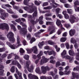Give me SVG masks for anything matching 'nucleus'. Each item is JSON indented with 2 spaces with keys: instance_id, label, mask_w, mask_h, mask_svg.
<instances>
[{
  "instance_id": "obj_1",
  "label": "nucleus",
  "mask_w": 79,
  "mask_h": 79,
  "mask_svg": "<svg viewBox=\"0 0 79 79\" xmlns=\"http://www.w3.org/2000/svg\"><path fill=\"white\" fill-rule=\"evenodd\" d=\"M17 44H16L11 45L10 43L8 42H6V44L11 48V49H16L19 46H21V44H20V39L18 36L17 38Z\"/></svg>"
},
{
  "instance_id": "obj_2",
  "label": "nucleus",
  "mask_w": 79,
  "mask_h": 79,
  "mask_svg": "<svg viewBox=\"0 0 79 79\" xmlns=\"http://www.w3.org/2000/svg\"><path fill=\"white\" fill-rule=\"evenodd\" d=\"M31 6H30L29 7L28 6H23V8L24 10L25 11H27L28 13H32L34 12V9H33V7H34V5L33 3H31Z\"/></svg>"
},
{
  "instance_id": "obj_3",
  "label": "nucleus",
  "mask_w": 79,
  "mask_h": 79,
  "mask_svg": "<svg viewBox=\"0 0 79 79\" xmlns=\"http://www.w3.org/2000/svg\"><path fill=\"white\" fill-rule=\"evenodd\" d=\"M13 36H14V34L12 32H9L7 35V38L9 39L10 42L11 43H14L15 41V38H14Z\"/></svg>"
},
{
  "instance_id": "obj_4",
  "label": "nucleus",
  "mask_w": 79,
  "mask_h": 79,
  "mask_svg": "<svg viewBox=\"0 0 79 79\" xmlns=\"http://www.w3.org/2000/svg\"><path fill=\"white\" fill-rule=\"evenodd\" d=\"M27 60L26 63V66L27 68L28 71L30 73H32V72H33V69H34V67L33 66V65H31L30 69L28 68L29 65L31 64V62L29 60Z\"/></svg>"
},
{
  "instance_id": "obj_5",
  "label": "nucleus",
  "mask_w": 79,
  "mask_h": 79,
  "mask_svg": "<svg viewBox=\"0 0 79 79\" xmlns=\"http://www.w3.org/2000/svg\"><path fill=\"white\" fill-rule=\"evenodd\" d=\"M0 29H2V30L5 29H6V30L8 31L9 30L10 27H9V26L8 24L5 23H3L0 24Z\"/></svg>"
},
{
  "instance_id": "obj_6",
  "label": "nucleus",
  "mask_w": 79,
  "mask_h": 79,
  "mask_svg": "<svg viewBox=\"0 0 79 79\" xmlns=\"http://www.w3.org/2000/svg\"><path fill=\"white\" fill-rule=\"evenodd\" d=\"M69 21L71 24H73L75 22H77L78 21V19L74 16V15H71L70 16Z\"/></svg>"
},
{
  "instance_id": "obj_7",
  "label": "nucleus",
  "mask_w": 79,
  "mask_h": 79,
  "mask_svg": "<svg viewBox=\"0 0 79 79\" xmlns=\"http://www.w3.org/2000/svg\"><path fill=\"white\" fill-rule=\"evenodd\" d=\"M51 68L48 66L45 67L44 66H42L41 67V70L42 73L43 74H45L47 73V71H48L49 70H50Z\"/></svg>"
},
{
  "instance_id": "obj_8",
  "label": "nucleus",
  "mask_w": 79,
  "mask_h": 79,
  "mask_svg": "<svg viewBox=\"0 0 79 79\" xmlns=\"http://www.w3.org/2000/svg\"><path fill=\"white\" fill-rule=\"evenodd\" d=\"M15 69V71L16 73H17L19 77V79H23V78H22V75H21L22 73L18 71V69H17V68H16ZM14 76L16 79H19L18 77V75H17V74H14Z\"/></svg>"
},
{
  "instance_id": "obj_9",
  "label": "nucleus",
  "mask_w": 79,
  "mask_h": 79,
  "mask_svg": "<svg viewBox=\"0 0 79 79\" xmlns=\"http://www.w3.org/2000/svg\"><path fill=\"white\" fill-rule=\"evenodd\" d=\"M1 11H2L1 12V18H2V19L4 20V19H5L2 16H3L5 17L6 18L8 17V14L5 13V11L3 10H2Z\"/></svg>"
},
{
  "instance_id": "obj_10",
  "label": "nucleus",
  "mask_w": 79,
  "mask_h": 79,
  "mask_svg": "<svg viewBox=\"0 0 79 79\" xmlns=\"http://www.w3.org/2000/svg\"><path fill=\"white\" fill-rule=\"evenodd\" d=\"M49 60V59L47 58L44 56H42L40 63L41 64H44V63H47Z\"/></svg>"
},
{
  "instance_id": "obj_11",
  "label": "nucleus",
  "mask_w": 79,
  "mask_h": 79,
  "mask_svg": "<svg viewBox=\"0 0 79 79\" xmlns=\"http://www.w3.org/2000/svg\"><path fill=\"white\" fill-rule=\"evenodd\" d=\"M28 77L29 79H39L37 77L34 75H32L31 73L28 74Z\"/></svg>"
},
{
  "instance_id": "obj_12",
  "label": "nucleus",
  "mask_w": 79,
  "mask_h": 79,
  "mask_svg": "<svg viewBox=\"0 0 79 79\" xmlns=\"http://www.w3.org/2000/svg\"><path fill=\"white\" fill-rule=\"evenodd\" d=\"M69 68V66H67L64 69H65V71H64V74L66 75H68V74H69L70 73H71V71H68V69Z\"/></svg>"
},
{
  "instance_id": "obj_13",
  "label": "nucleus",
  "mask_w": 79,
  "mask_h": 79,
  "mask_svg": "<svg viewBox=\"0 0 79 79\" xmlns=\"http://www.w3.org/2000/svg\"><path fill=\"white\" fill-rule=\"evenodd\" d=\"M32 51H33V53L35 54H38L39 52L38 51V49L37 48V46H35L31 48Z\"/></svg>"
},
{
  "instance_id": "obj_14",
  "label": "nucleus",
  "mask_w": 79,
  "mask_h": 79,
  "mask_svg": "<svg viewBox=\"0 0 79 79\" xmlns=\"http://www.w3.org/2000/svg\"><path fill=\"white\" fill-rule=\"evenodd\" d=\"M61 61H63V60L60 59H58V61L56 62V68H58V67L61 66V64L60 63V62H61Z\"/></svg>"
},
{
  "instance_id": "obj_15",
  "label": "nucleus",
  "mask_w": 79,
  "mask_h": 79,
  "mask_svg": "<svg viewBox=\"0 0 79 79\" xmlns=\"http://www.w3.org/2000/svg\"><path fill=\"white\" fill-rule=\"evenodd\" d=\"M72 76L73 77L76 79H79V74L78 73H74V72H72Z\"/></svg>"
},
{
  "instance_id": "obj_16",
  "label": "nucleus",
  "mask_w": 79,
  "mask_h": 79,
  "mask_svg": "<svg viewBox=\"0 0 79 79\" xmlns=\"http://www.w3.org/2000/svg\"><path fill=\"white\" fill-rule=\"evenodd\" d=\"M63 58H65L66 59H69L70 63H73V58H71L69 56H64V57H63Z\"/></svg>"
},
{
  "instance_id": "obj_17",
  "label": "nucleus",
  "mask_w": 79,
  "mask_h": 79,
  "mask_svg": "<svg viewBox=\"0 0 79 79\" xmlns=\"http://www.w3.org/2000/svg\"><path fill=\"white\" fill-rule=\"evenodd\" d=\"M27 30L26 29H25L24 30H21L20 31V34L21 35H24L25 34L27 33Z\"/></svg>"
},
{
  "instance_id": "obj_18",
  "label": "nucleus",
  "mask_w": 79,
  "mask_h": 79,
  "mask_svg": "<svg viewBox=\"0 0 79 79\" xmlns=\"http://www.w3.org/2000/svg\"><path fill=\"white\" fill-rule=\"evenodd\" d=\"M56 24L58 26H60V27H62V24H61V21L60 20L57 19L56 21Z\"/></svg>"
},
{
  "instance_id": "obj_19",
  "label": "nucleus",
  "mask_w": 79,
  "mask_h": 79,
  "mask_svg": "<svg viewBox=\"0 0 79 79\" xmlns=\"http://www.w3.org/2000/svg\"><path fill=\"white\" fill-rule=\"evenodd\" d=\"M69 34L70 36H73L75 34V30H71L69 31Z\"/></svg>"
},
{
  "instance_id": "obj_20",
  "label": "nucleus",
  "mask_w": 79,
  "mask_h": 79,
  "mask_svg": "<svg viewBox=\"0 0 79 79\" xmlns=\"http://www.w3.org/2000/svg\"><path fill=\"white\" fill-rule=\"evenodd\" d=\"M65 55H66V50H64L61 53V55L62 58H64Z\"/></svg>"
},
{
  "instance_id": "obj_21",
  "label": "nucleus",
  "mask_w": 79,
  "mask_h": 79,
  "mask_svg": "<svg viewBox=\"0 0 79 79\" xmlns=\"http://www.w3.org/2000/svg\"><path fill=\"white\" fill-rule=\"evenodd\" d=\"M40 79H52V77H47L45 76H42L40 77Z\"/></svg>"
},
{
  "instance_id": "obj_22",
  "label": "nucleus",
  "mask_w": 79,
  "mask_h": 79,
  "mask_svg": "<svg viewBox=\"0 0 79 79\" xmlns=\"http://www.w3.org/2000/svg\"><path fill=\"white\" fill-rule=\"evenodd\" d=\"M44 41H42L41 42L39 43L38 44V45L39 48H42V46L44 44Z\"/></svg>"
},
{
  "instance_id": "obj_23",
  "label": "nucleus",
  "mask_w": 79,
  "mask_h": 79,
  "mask_svg": "<svg viewBox=\"0 0 79 79\" xmlns=\"http://www.w3.org/2000/svg\"><path fill=\"white\" fill-rule=\"evenodd\" d=\"M19 63L18 62V61L16 60H13V61H12V64H13V65H17Z\"/></svg>"
},
{
  "instance_id": "obj_24",
  "label": "nucleus",
  "mask_w": 79,
  "mask_h": 79,
  "mask_svg": "<svg viewBox=\"0 0 79 79\" xmlns=\"http://www.w3.org/2000/svg\"><path fill=\"white\" fill-rule=\"evenodd\" d=\"M35 71L36 73L38 74H41V71L40 70V68L39 67H37L35 70Z\"/></svg>"
},
{
  "instance_id": "obj_25",
  "label": "nucleus",
  "mask_w": 79,
  "mask_h": 79,
  "mask_svg": "<svg viewBox=\"0 0 79 79\" xmlns=\"http://www.w3.org/2000/svg\"><path fill=\"white\" fill-rule=\"evenodd\" d=\"M67 11L68 13H69V14L71 15V14L73 13V10L71 9H67Z\"/></svg>"
},
{
  "instance_id": "obj_26",
  "label": "nucleus",
  "mask_w": 79,
  "mask_h": 79,
  "mask_svg": "<svg viewBox=\"0 0 79 79\" xmlns=\"http://www.w3.org/2000/svg\"><path fill=\"white\" fill-rule=\"evenodd\" d=\"M19 52L21 55H23V53L25 52V51H24V50L23 48H21L20 49Z\"/></svg>"
},
{
  "instance_id": "obj_27",
  "label": "nucleus",
  "mask_w": 79,
  "mask_h": 79,
  "mask_svg": "<svg viewBox=\"0 0 79 79\" xmlns=\"http://www.w3.org/2000/svg\"><path fill=\"white\" fill-rule=\"evenodd\" d=\"M69 54L72 56H74V52L73 50H69Z\"/></svg>"
},
{
  "instance_id": "obj_28",
  "label": "nucleus",
  "mask_w": 79,
  "mask_h": 79,
  "mask_svg": "<svg viewBox=\"0 0 79 79\" xmlns=\"http://www.w3.org/2000/svg\"><path fill=\"white\" fill-rule=\"evenodd\" d=\"M66 40H67V38H66L62 37L60 38V40L61 42H64Z\"/></svg>"
},
{
  "instance_id": "obj_29",
  "label": "nucleus",
  "mask_w": 79,
  "mask_h": 79,
  "mask_svg": "<svg viewBox=\"0 0 79 79\" xmlns=\"http://www.w3.org/2000/svg\"><path fill=\"white\" fill-rule=\"evenodd\" d=\"M70 42L72 44H75L76 43V40L75 39L73 38H71Z\"/></svg>"
},
{
  "instance_id": "obj_30",
  "label": "nucleus",
  "mask_w": 79,
  "mask_h": 79,
  "mask_svg": "<svg viewBox=\"0 0 79 79\" xmlns=\"http://www.w3.org/2000/svg\"><path fill=\"white\" fill-rule=\"evenodd\" d=\"M26 50L27 52V53L28 54H30L32 53V49H29V48H27L26 49Z\"/></svg>"
},
{
  "instance_id": "obj_31",
  "label": "nucleus",
  "mask_w": 79,
  "mask_h": 79,
  "mask_svg": "<svg viewBox=\"0 0 79 79\" xmlns=\"http://www.w3.org/2000/svg\"><path fill=\"white\" fill-rule=\"evenodd\" d=\"M48 44H49V45H53L56 44V43L51 40L48 41Z\"/></svg>"
},
{
  "instance_id": "obj_32",
  "label": "nucleus",
  "mask_w": 79,
  "mask_h": 79,
  "mask_svg": "<svg viewBox=\"0 0 79 79\" xmlns=\"http://www.w3.org/2000/svg\"><path fill=\"white\" fill-rule=\"evenodd\" d=\"M48 44H49V45H53L56 44V43L51 40L48 41Z\"/></svg>"
},
{
  "instance_id": "obj_33",
  "label": "nucleus",
  "mask_w": 79,
  "mask_h": 79,
  "mask_svg": "<svg viewBox=\"0 0 79 79\" xmlns=\"http://www.w3.org/2000/svg\"><path fill=\"white\" fill-rule=\"evenodd\" d=\"M10 27L11 29H13L14 31H16V29L15 28V26L13 24H11L10 25Z\"/></svg>"
},
{
  "instance_id": "obj_34",
  "label": "nucleus",
  "mask_w": 79,
  "mask_h": 79,
  "mask_svg": "<svg viewBox=\"0 0 79 79\" xmlns=\"http://www.w3.org/2000/svg\"><path fill=\"white\" fill-rule=\"evenodd\" d=\"M23 58L25 60H28L29 58V56L27 55V54H26L23 56Z\"/></svg>"
},
{
  "instance_id": "obj_35",
  "label": "nucleus",
  "mask_w": 79,
  "mask_h": 79,
  "mask_svg": "<svg viewBox=\"0 0 79 79\" xmlns=\"http://www.w3.org/2000/svg\"><path fill=\"white\" fill-rule=\"evenodd\" d=\"M39 19H37L36 20V21H35H35H34L33 20H32L31 21V23H32V24H33V25H34V24H36V23H38V22H39Z\"/></svg>"
},
{
  "instance_id": "obj_36",
  "label": "nucleus",
  "mask_w": 79,
  "mask_h": 79,
  "mask_svg": "<svg viewBox=\"0 0 79 79\" xmlns=\"http://www.w3.org/2000/svg\"><path fill=\"white\" fill-rule=\"evenodd\" d=\"M61 9L60 8H57L56 10V15L57 16L58 14L59 13V12L60 11H61Z\"/></svg>"
},
{
  "instance_id": "obj_37",
  "label": "nucleus",
  "mask_w": 79,
  "mask_h": 79,
  "mask_svg": "<svg viewBox=\"0 0 79 79\" xmlns=\"http://www.w3.org/2000/svg\"><path fill=\"white\" fill-rule=\"evenodd\" d=\"M74 71H79V67L77 66L75 68H74L73 69Z\"/></svg>"
},
{
  "instance_id": "obj_38",
  "label": "nucleus",
  "mask_w": 79,
  "mask_h": 79,
  "mask_svg": "<svg viewBox=\"0 0 79 79\" xmlns=\"http://www.w3.org/2000/svg\"><path fill=\"white\" fill-rule=\"evenodd\" d=\"M64 6L65 8H71V6L68 4H64Z\"/></svg>"
},
{
  "instance_id": "obj_39",
  "label": "nucleus",
  "mask_w": 79,
  "mask_h": 79,
  "mask_svg": "<svg viewBox=\"0 0 79 79\" xmlns=\"http://www.w3.org/2000/svg\"><path fill=\"white\" fill-rule=\"evenodd\" d=\"M15 67L13 66L10 69V71L11 73H14L15 71Z\"/></svg>"
},
{
  "instance_id": "obj_40",
  "label": "nucleus",
  "mask_w": 79,
  "mask_h": 79,
  "mask_svg": "<svg viewBox=\"0 0 79 79\" xmlns=\"http://www.w3.org/2000/svg\"><path fill=\"white\" fill-rule=\"evenodd\" d=\"M14 56L15 57L14 58L15 60H18V59H19V57L18 56L16 55V54H14Z\"/></svg>"
},
{
  "instance_id": "obj_41",
  "label": "nucleus",
  "mask_w": 79,
  "mask_h": 79,
  "mask_svg": "<svg viewBox=\"0 0 79 79\" xmlns=\"http://www.w3.org/2000/svg\"><path fill=\"white\" fill-rule=\"evenodd\" d=\"M13 55H14V53H11L10 54H9L8 56L7 57L8 59H10L11 58V57L13 56Z\"/></svg>"
},
{
  "instance_id": "obj_42",
  "label": "nucleus",
  "mask_w": 79,
  "mask_h": 79,
  "mask_svg": "<svg viewBox=\"0 0 79 79\" xmlns=\"http://www.w3.org/2000/svg\"><path fill=\"white\" fill-rule=\"evenodd\" d=\"M37 11H35L33 14V17L35 18V17H37Z\"/></svg>"
},
{
  "instance_id": "obj_43",
  "label": "nucleus",
  "mask_w": 79,
  "mask_h": 79,
  "mask_svg": "<svg viewBox=\"0 0 79 79\" xmlns=\"http://www.w3.org/2000/svg\"><path fill=\"white\" fill-rule=\"evenodd\" d=\"M44 48L45 50H51L52 48L51 47H49L48 46H46L44 47Z\"/></svg>"
},
{
  "instance_id": "obj_44",
  "label": "nucleus",
  "mask_w": 79,
  "mask_h": 79,
  "mask_svg": "<svg viewBox=\"0 0 79 79\" xmlns=\"http://www.w3.org/2000/svg\"><path fill=\"white\" fill-rule=\"evenodd\" d=\"M65 45L67 49H69V43H65Z\"/></svg>"
},
{
  "instance_id": "obj_45",
  "label": "nucleus",
  "mask_w": 79,
  "mask_h": 79,
  "mask_svg": "<svg viewBox=\"0 0 79 79\" xmlns=\"http://www.w3.org/2000/svg\"><path fill=\"white\" fill-rule=\"evenodd\" d=\"M65 27H66V28L68 29V28H70L71 27V26L69 24H66L64 25Z\"/></svg>"
},
{
  "instance_id": "obj_46",
  "label": "nucleus",
  "mask_w": 79,
  "mask_h": 79,
  "mask_svg": "<svg viewBox=\"0 0 79 79\" xmlns=\"http://www.w3.org/2000/svg\"><path fill=\"white\" fill-rule=\"evenodd\" d=\"M40 34V32H37L35 34V35L36 37H38V38H40V36H39V34Z\"/></svg>"
},
{
  "instance_id": "obj_47",
  "label": "nucleus",
  "mask_w": 79,
  "mask_h": 79,
  "mask_svg": "<svg viewBox=\"0 0 79 79\" xmlns=\"http://www.w3.org/2000/svg\"><path fill=\"white\" fill-rule=\"evenodd\" d=\"M64 18L66 19H68L69 18V15L68 14H66V15H64Z\"/></svg>"
},
{
  "instance_id": "obj_48",
  "label": "nucleus",
  "mask_w": 79,
  "mask_h": 79,
  "mask_svg": "<svg viewBox=\"0 0 79 79\" xmlns=\"http://www.w3.org/2000/svg\"><path fill=\"white\" fill-rule=\"evenodd\" d=\"M30 0H24V2H23V3L25 5H28L27 4V3L28 2L30 1Z\"/></svg>"
},
{
  "instance_id": "obj_49",
  "label": "nucleus",
  "mask_w": 79,
  "mask_h": 79,
  "mask_svg": "<svg viewBox=\"0 0 79 79\" xmlns=\"http://www.w3.org/2000/svg\"><path fill=\"white\" fill-rule=\"evenodd\" d=\"M35 41V39L34 38H32L30 41L31 44H32Z\"/></svg>"
},
{
  "instance_id": "obj_50",
  "label": "nucleus",
  "mask_w": 79,
  "mask_h": 79,
  "mask_svg": "<svg viewBox=\"0 0 79 79\" xmlns=\"http://www.w3.org/2000/svg\"><path fill=\"white\" fill-rule=\"evenodd\" d=\"M6 10L7 12L9 13H11V14H13V12L12 11V10L11 9H6Z\"/></svg>"
},
{
  "instance_id": "obj_51",
  "label": "nucleus",
  "mask_w": 79,
  "mask_h": 79,
  "mask_svg": "<svg viewBox=\"0 0 79 79\" xmlns=\"http://www.w3.org/2000/svg\"><path fill=\"white\" fill-rule=\"evenodd\" d=\"M57 16H58V17L59 18H60V19H61V18H63V16L61 14H57Z\"/></svg>"
},
{
  "instance_id": "obj_52",
  "label": "nucleus",
  "mask_w": 79,
  "mask_h": 79,
  "mask_svg": "<svg viewBox=\"0 0 79 79\" xmlns=\"http://www.w3.org/2000/svg\"><path fill=\"white\" fill-rule=\"evenodd\" d=\"M11 61L12 62L13 61V59L9 60H7L6 62V64H9L11 63Z\"/></svg>"
},
{
  "instance_id": "obj_53",
  "label": "nucleus",
  "mask_w": 79,
  "mask_h": 79,
  "mask_svg": "<svg viewBox=\"0 0 79 79\" xmlns=\"http://www.w3.org/2000/svg\"><path fill=\"white\" fill-rule=\"evenodd\" d=\"M53 24V22H46V25H49V24H50V25Z\"/></svg>"
},
{
  "instance_id": "obj_54",
  "label": "nucleus",
  "mask_w": 79,
  "mask_h": 79,
  "mask_svg": "<svg viewBox=\"0 0 79 79\" xmlns=\"http://www.w3.org/2000/svg\"><path fill=\"white\" fill-rule=\"evenodd\" d=\"M23 44L24 46H25V45H27V42H26V41L25 40H23Z\"/></svg>"
},
{
  "instance_id": "obj_55",
  "label": "nucleus",
  "mask_w": 79,
  "mask_h": 79,
  "mask_svg": "<svg viewBox=\"0 0 79 79\" xmlns=\"http://www.w3.org/2000/svg\"><path fill=\"white\" fill-rule=\"evenodd\" d=\"M59 74L60 76H63L64 74H65L64 72H63L61 71H60L59 72Z\"/></svg>"
},
{
  "instance_id": "obj_56",
  "label": "nucleus",
  "mask_w": 79,
  "mask_h": 79,
  "mask_svg": "<svg viewBox=\"0 0 79 79\" xmlns=\"http://www.w3.org/2000/svg\"><path fill=\"white\" fill-rule=\"evenodd\" d=\"M5 49L4 48H0V52H5Z\"/></svg>"
},
{
  "instance_id": "obj_57",
  "label": "nucleus",
  "mask_w": 79,
  "mask_h": 79,
  "mask_svg": "<svg viewBox=\"0 0 79 79\" xmlns=\"http://www.w3.org/2000/svg\"><path fill=\"white\" fill-rule=\"evenodd\" d=\"M19 62L21 64H23L24 63V61L23 60V59H20L19 60Z\"/></svg>"
},
{
  "instance_id": "obj_58",
  "label": "nucleus",
  "mask_w": 79,
  "mask_h": 79,
  "mask_svg": "<svg viewBox=\"0 0 79 79\" xmlns=\"http://www.w3.org/2000/svg\"><path fill=\"white\" fill-rule=\"evenodd\" d=\"M4 70L2 69L0 72V75L1 76H3V73H4Z\"/></svg>"
},
{
  "instance_id": "obj_59",
  "label": "nucleus",
  "mask_w": 79,
  "mask_h": 79,
  "mask_svg": "<svg viewBox=\"0 0 79 79\" xmlns=\"http://www.w3.org/2000/svg\"><path fill=\"white\" fill-rule=\"evenodd\" d=\"M78 44L77 43H75V44L74 45V47L75 48V49H77V48H78Z\"/></svg>"
},
{
  "instance_id": "obj_60",
  "label": "nucleus",
  "mask_w": 79,
  "mask_h": 79,
  "mask_svg": "<svg viewBox=\"0 0 79 79\" xmlns=\"http://www.w3.org/2000/svg\"><path fill=\"white\" fill-rule=\"evenodd\" d=\"M15 22H16V23H20L21 21V19L19 18L18 19H16L15 20Z\"/></svg>"
},
{
  "instance_id": "obj_61",
  "label": "nucleus",
  "mask_w": 79,
  "mask_h": 79,
  "mask_svg": "<svg viewBox=\"0 0 79 79\" xmlns=\"http://www.w3.org/2000/svg\"><path fill=\"white\" fill-rule=\"evenodd\" d=\"M50 63H52V64H55L56 63V61L53 60H50Z\"/></svg>"
},
{
  "instance_id": "obj_62",
  "label": "nucleus",
  "mask_w": 79,
  "mask_h": 79,
  "mask_svg": "<svg viewBox=\"0 0 79 79\" xmlns=\"http://www.w3.org/2000/svg\"><path fill=\"white\" fill-rule=\"evenodd\" d=\"M74 9L75 10V11H79V7H77L75 6Z\"/></svg>"
},
{
  "instance_id": "obj_63",
  "label": "nucleus",
  "mask_w": 79,
  "mask_h": 79,
  "mask_svg": "<svg viewBox=\"0 0 79 79\" xmlns=\"http://www.w3.org/2000/svg\"><path fill=\"white\" fill-rule=\"evenodd\" d=\"M59 70L60 71H63V67H59L58 68Z\"/></svg>"
},
{
  "instance_id": "obj_64",
  "label": "nucleus",
  "mask_w": 79,
  "mask_h": 79,
  "mask_svg": "<svg viewBox=\"0 0 79 79\" xmlns=\"http://www.w3.org/2000/svg\"><path fill=\"white\" fill-rule=\"evenodd\" d=\"M74 3L75 5H79V2L77 1H75Z\"/></svg>"
}]
</instances>
